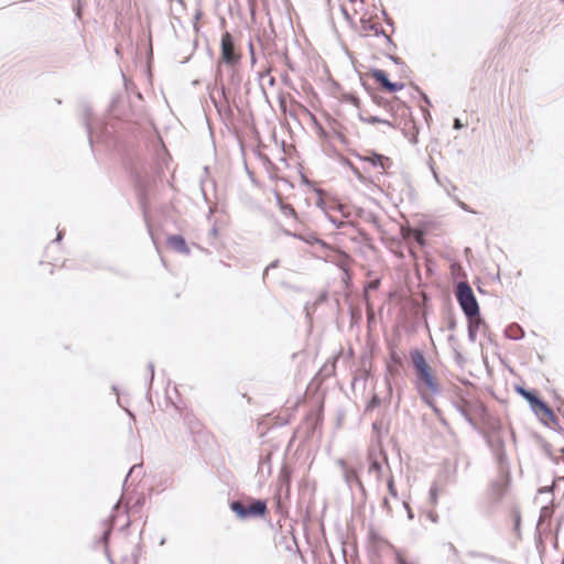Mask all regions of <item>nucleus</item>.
Listing matches in <instances>:
<instances>
[{"label": "nucleus", "mask_w": 564, "mask_h": 564, "mask_svg": "<svg viewBox=\"0 0 564 564\" xmlns=\"http://www.w3.org/2000/svg\"><path fill=\"white\" fill-rule=\"evenodd\" d=\"M93 110L88 105H84L82 122L86 129L90 148L94 145V139L104 143L108 149L116 150L119 153L128 152L129 142L123 138L120 132L121 128L117 124H122L119 120L116 122H104L98 129H94L90 118Z\"/></svg>", "instance_id": "obj_1"}, {"label": "nucleus", "mask_w": 564, "mask_h": 564, "mask_svg": "<svg viewBox=\"0 0 564 564\" xmlns=\"http://www.w3.org/2000/svg\"><path fill=\"white\" fill-rule=\"evenodd\" d=\"M229 509L242 521L253 518H264L269 512L267 500L257 498L230 500Z\"/></svg>", "instance_id": "obj_2"}, {"label": "nucleus", "mask_w": 564, "mask_h": 564, "mask_svg": "<svg viewBox=\"0 0 564 564\" xmlns=\"http://www.w3.org/2000/svg\"><path fill=\"white\" fill-rule=\"evenodd\" d=\"M454 294L466 319L481 315L474 290L467 281H459L455 286Z\"/></svg>", "instance_id": "obj_3"}, {"label": "nucleus", "mask_w": 564, "mask_h": 564, "mask_svg": "<svg viewBox=\"0 0 564 564\" xmlns=\"http://www.w3.org/2000/svg\"><path fill=\"white\" fill-rule=\"evenodd\" d=\"M516 392L521 395L530 405L532 412L539 417L540 415L551 416V406L543 400L536 390L528 389L523 386H516Z\"/></svg>", "instance_id": "obj_4"}, {"label": "nucleus", "mask_w": 564, "mask_h": 564, "mask_svg": "<svg viewBox=\"0 0 564 564\" xmlns=\"http://www.w3.org/2000/svg\"><path fill=\"white\" fill-rule=\"evenodd\" d=\"M131 175L133 177V182H134L137 191H138V198H139V203L142 208V212H143V218H144L148 231H149L152 240L154 241V236L152 232V225L149 219L148 212H147L148 180L134 167L131 169Z\"/></svg>", "instance_id": "obj_5"}, {"label": "nucleus", "mask_w": 564, "mask_h": 564, "mask_svg": "<svg viewBox=\"0 0 564 564\" xmlns=\"http://www.w3.org/2000/svg\"><path fill=\"white\" fill-rule=\"evenodd\" d=\"M499 468V478L496 480H492L489 485V499L494 503L500 502V500L506 495L510 482H511V475H510V468L509 465L507 467Z\"/></svg>", "instance_id": "obj_6"}, {"label": "nucleus", "mask_w": 564, "mask_h": 564, "mask_svg": "<svg viewBox=\"0 0 564 564\" xmlns=\"http://www.w3.org/2000/svg\"><path fill=\"white\" fill-rule=\"evenodd\" d=\"M380 457L384 460L387 468L390 470L388 454L379 443V448L376 451L375 448H369L367 453V462H368V473L376 474V478L378 481L381 480L383 475V466L380 460Z\"/></svg>", "instance_id": "obj_7"}, {"label": "nucleus", "mask_w": 564, "mask_h": 564, "mask_svg": "<svg viewBox=\"0 0 564 564\" xmlns=\"http://www.w3.org/2000/svg\"><path fill=\"white\" fill-rule=\"evenodd\" d=\"M495 457L498 467L505 468L509 465L506 453V443L503 434L482 437Z\"/></svg>", "instance_id": "obj_8"}, {"label": "nucleus", "mask_w": 564, "mask_h": 564, "mask_svg": "<svg viewBox=\"0 0 564 564\" xmlns=\"http://www.w3.org/2000/svg\"><path fill=\"white\" fill-rule=\"evenodd\" d=\"M220 59L229 66L240 61V55L235 52V39L229 32L223 33L220 39Z\"/></svg>", "instance_id": "obj_9"}, {"label": "nucleus", "mask_w": 564, "mask_h": 564, "mask_svg": "<svg viewBox=\"0 0 564 564\" xmlns=\"http://www.w3.org/2000/svg\"><path fill=\"white\" fill-rule=\"evenodd\" d=\"M351 154L361 162L369 163L372 167H380L388 170L392 165V160L376 150H369L366 154H360L357 151H351Z\"/></svg>", "instance_id": "obj_10"}, {"label": "nucleus", "mask_w": 564, "mask_h": 564, "mask_svg": "<svg viewBox=\"0 0 564 564\" xmlns=\"http://www.w3.org/2000/svg\"><path fill=\"white\" fill-rule=\"evenodd\" d=\"M182 417L194 443L198 442V438L206 435V431L202 422L192 412L183 413Z\"/></svg>", "instance_id": "obj_11"}, {"label": "nucleus", "mask_w": 564, "mask_h": 564, "mask_svg": "<svg viewBox=\"0 0 564 564\" xmlns=\"http://www.w3.org/2000/svg\"><path fill=\"white\" fill-rule=\"evenodd\" d=\"M415 377H416V384L419 388L421 386H424L433 394H438L441 392L440 387H438L437 381L432 372L431 367L416 372Z\"/></svg>", "instance_id": "obj_12"}, {"label": "nucleus", "mask_w": 564, "mask_h": 564, "mask_svg": "<svg viewBox=\"0 0 564 564\" xmlns=\"http://www.w3.org/2000/svg\"><path fill=\"white\" fill-rule=\"evenodd\" d=\"M339 465L344 468V479L347 485H350L351 482H355L360 490L361 495H366V488L364 486V482L360 479V471L362 468V465H359L358 467H351L346 468L345 460L340 459Z\"/></svg>", "instance_id": "obj_13"}, {"label": "nucleus", "mask_w": 564, "mask_h": 564, "mask_svg": "<svg viewBox=\"0 0 564 564\" xmlns=\"http://www.w3.org/2000/svg\"><path fill=\"white\" fill-rule=\"evenodd\" d=\"M167 246L173 249L174 251L189 256L191 249L185 240V238L180 234L170 235L166 238Z\"/></svg>", "instance_id": "obj_14"}, {"label": "nucleus", "mask_w": 564, "mask_h": 564, "mask_svg": "<svg viewBox=\"0 0 564 564\" xmlns=\"http://www.w3.org/2000/svg\"><path fill=\"white\" fill-rule=\"evenodd\" d=\"M482 437L491 436V435H499L505 433V429L502 426V423L499 419H489L486 424L485 429H480L477 431Z\"/></svg>", "instance_id": "obj_15"}, {"label": "nucleus", "mask_w": 564, "mask_h": 564, "mask_svg": "<svg viewBox=\"0 0 564 564\" xmlns=\"http://www.w3.org/2000/svg\"><path fill=\"white\" fill-rule=\"evenodd\" d=\"M486 326V322L481 315L467 319V336L470 343H475L480 327Z\"/></svg>", "instance_id": "obj_16"}, {"label": "nucleus", "mask_w": 564, "mask_h": 564, "mask_svg": "<svg viewBox=\"0 0 564 564\" xmlns=\"http://www.w3.org/2000/svg\"><path fill=\"white\" fill-rule=\"evenodd\" d=\"M410 357L415 373L430 367L424 356V352L419 348L412 349L410 351Z\"/></svg>", "instance_id": "obj_17"}, {"label": "nucleus", "mask_w": 564, "mask_h": 564, "mask_svg": "<svg viewBox=\"0 0 564 564\" xmlns=\"http://www.w3.org/2000/svg\"><path fill=\"white\" fill-rule=\"evenodd\" d=\"M293 238L299 239L307 245L317 243L325 250L330 249L329 245L327 242H325L324 240H322L321 238H318L314 232H308V234L297 232V234L293 235Z\"/></svg>", "instance_id": "obj_18"}, {"label": "nucleus", "mask_w": 564, "mask_h": 564, "mask_svg": "<svg viewBox=\"0 0 564 564\" xmlns=\"http://www.w3.org/2000/svg\"><path fill=\"white\" fill-rule=\"evenodd\" d=\"M271 460H272V452L271 451H268L267 453L261 454L259 457L258 474L263 476L264 470H265V475L270 476L272 473Z\"/></svg>", "instance_id": "obj_19"}, {"label": "nucleus", "mask_w": 564, "mask_h": 564, "mask_svg": "<svg viewBox=\"0 0 564 564\" xmlns=\"http://www.w3.org/2000/svg\"><path fill=\"white\" fill-rule=\"evenodd\" d=\"M545 426L564 434V429L560 425V419L551 409V416L540 415L538 417Z\"/></svg>", "instance_id": "obj_20"}, {"label": "nucleus", "mask_w": 564, "mask_h": 564, "mask_svg": "<svg viewBox=\"0 0 564 564\" xmlns=\"http://www.w3.org/2000/svg\"><path fill=\"white\" fill-rule=\"evenodd\" d=\"M370 75L375 79V82L380 86V88L382 90H386L390 82L388 73L383 69L372 67L370 69Z\"/></svg>", "instance_id": "obj_21"}, {"label": "nucleus", "mask_w": 564, "mask_h": 564, "mask_svg": "<svg viewBox=\"0 0 564 564\" xmlns=\"http://www.w3.org/2000/svg\"><path fill=\"white\" fill-rule=\"evenodd\" d=\"M455 410L465 419V421L475 430L479 431V425L476 422V420L471 416L469 410L464 404H460L458 402H454Z\"/></svg>", "instance_id": "obj_22"}, {"label": "nucleus", "mask_w": 564, "mask_h": 564, "mask_svg": "<svg viewBox=\"0 0 564 564\" xmlns=\"http://www.w3.org/2000/svg\"><path fill=\"white\" fill-rule=\"evenodd\" d=\"M524 334L523 328L517 323L508 325L505 329V336L510 340H520Z\"/></svg>", "instance_id": "obj_23"}, {"label": "nucleus", "mask_w": 564, "mask_h": 564, "mask_svg": "<svg viewBox=\"0 0 564 564\" xmlns=\"http://www.w3.org/2000/svg\"><path fill=\"white\" fill-rule=\"evenodd\" d=\"M339 163L344 166H347L354 173V175L357 177V180L360 183H364V184L367 183V181H368L367 177L360 172V170L349 159L340 155Z\"/></svg>", "instance_id": "obj_24"}, {"label": "nucleus", "mask_w": 564, "mask_h": 564, "mask_svg": "<svg viewBox=\"0 0 564 564\" xmlns=\"http://www.w3.org/2000/svg\"><path fill=\"white\" fill-rule=\"evenodd\" d=\"M362 31H373L376 36H386V31L379 24L371 22L369 19H360Z\"/></svg>", "instance_id": "obj_25"}, {"label": "nucleus", "mask_w": 564, "mask_h": 564, "mask_svg": "<svg viewBox=\"0 0 564 564\" xmlns=\"http://www.w3.org/2000/svg\"><path fill=\"white\" fill-rule=\"evenodd\" d=\"M361 85L364 86V88L368 91V94L370 95L372 101L379 106V107H384L387 108L389 106V101L388 99H386L384 97L376 94L372 88L364 80H361Z\"/></svg>", "instance_id": "obj_26"}, {"label": "nucleus", "mask_w": 564, "mask_h": 564, "mask_svg": "<svg viewBox=\"0 0 564 564\" xmlns=\"http://www.w3.org/2000/svg\"><path fill=\"white\" fill-rule=\"evenodd\" d=\"M275 198H276V204L283 215L290 216L293 218L297 217V214H296L294 207L290 204L283 203L281 195L279 193H276Z\"/></svg>", "instance_id": "obj_27"}, {"label": "nucleus", "mask_w": 564, "mask_h": 564, "mask_svg": "<svg viewBox=\"0 0 564 564\" xmlns=\"http://www.w3.org/2000/svg\"><path fill=\"white\" fill-rule=\"evenodd\" d=\"M292 468L286 463H283L279 473V481L282 485L289 486L292 480Z\"/></svg>", "instance_id": "obj_28"}, {"label": "nucleus", "mask_w": 564, "mask_h": 564, "mask_svg": "<svg viewBox=\"0 0 564 564\" xmlns=\"http://www.w3.org/2000/svg\"><path fill=\"white\" fill-rule=\"evenodd\" d=\"M467 556L473 557V558H484V560H487L492 563H505V561L501 558H498V557L487 554V553L477 552V551H468Z\"/></svg>", "instance_id": "obj_29"}, {"label": "nucleus", "mask_w": 564, "mask_h": 564, "mask_svg": "<svg viewBox=\"0 0 564 564\" xmlns=\"http://www.w3.org/2000/svg\"><path fill=\"white\" fill-rule=\"evenodd\" d=\"M380 404H381V398L377 393H373L365 406V411H364L365 414L379 408Z\"/></svg>", "instance_id": "obj_30"}, {"label": "nucleus", "mask_w": 564, "mask_h": 564, "mask_svg": "<svg viewBox=\"0 0 564 564\" xmlns=\"http://www.w3.org/2000/svg\"><path fill=\"white\" fill-rule=\"evenodd\" d=\"M122 100V96L121 95H116L111 98V101L109 104V107H108V111L109 113L113 117V118H117L119 116V111H118V105L119 102Z\"/></svg>", "instance_id": "obj_31"}, {"label": "nucleus", "mask_w": 564, "mask_h": 564, "mask_svg": "<svg viewBox=\"0 0 564 564\" xmlns=\"http://www.w3.org/2000/svg\"><path fill=\"white\" fill-rule=\"evenodd\" d=\"M512 518H513V525L512 531L520 536L521 534V513L519 510L514 509L512 511Z\"/></svg>", "instance_id": "obj_32"}, {"label": "nucleus", "mask_w": 564, "mask_h": 564, "mask_svg": "<svg viewBox=\"0 0 564 564\" xmlns=\"http://www.w3.org/2000/svg\"><path fill=\"white\" fill-rule=\"evenodd\" d=\"M412 88L420 95L421 101L423 102L422 106L424 107H431L432 102L430 97L415 84H411Z\"/></svg>", "instance_id": "obj_33"}, {"label": "nucleus", "mask_w": 564, "mask_h": 564, "mask_svg": "<svg viewBox=\"0 0 564 564\" xmlns=\"http://www.w3.org/2000/svg\"><path fill=\"white\" fill-rule=\"evenodd\" d=\"M141 470H142V464H134V465L129 469V471H128V474H127V476H126V478H124V480H123L122 488H123V489L126 488L127 482H128V479H129L132 475L137 474V476H139V475L141 474Z\"/></svg>", "instance_id": "obj_34"}, {"label": "nucleus", "mask_w": 564, "mask_h": 564, "mask_svg": "<svg viewBox=\"0 0 564 564\" xmlns=\"http://www.w3.org/2000/svg\"><path fill=\"white\" fill-rule=\"evenodd\" d=\"M404 83L402 82H389L388 84V87L386 88L384 91H388V93H398L400 90H402L404 88Z\"/></svg>", "instance_id": "obj_35"}, {"label": "nucleus", "mask_w": 564, "mask_h": 564, "mask_svg": "<svg viewBox=\"0 0 564 564\" xmlns=\"http://www.w3.org/2000/svg\"><path fill=\"white\" fill-rule=\"evenodd\" d=\"M111 532H112V528H106L104 530V532L101 533V535L99 536V543L104 544L105 545V549L108 547V544H109V541H110V535H111Z\"/></svg>", "instance_id": "obj_36"}, {"label": "nucleus", "mask_w": 564, "mask_h": 564, "mask_svg": "<svg viewBox=\"0 0 564 564\" xmlns=\"http://www.w3.org/2000/svg\"><path fill=\"white\" fill-rule=\"evenodd\" d=\"M387 487L390 496L397 499L398 490L395 488L394 478L392 475H390V477L387 479Z\"/></svg>", "instance_id": "obj_37"}, {"label": "nucleus", "mask_w": 564, "mask_h": 564, "mask_svg": "<svg viewBox=\"0 0 564 564\" xmlns=\"http://www.w3.org/2000/svg\"><path fill=\"white\" fill-rule=\"evenodd\" d=\"M429 499H430V502L432 505H436L437 503V499H438V488L436 486V484H433L431 487H430V490H429Z\"/></svg>", "instance_id": "obj_38"}, {"label": "nucleus", "mask_w": 564, "mask_h": 564, "mask_svg": "<svg viewBox=\"0 0 564 564\" xmlns=\"http://www.w3.org/2000/svg\"><path fill=\"white\" fill-rule=\"evenodd\" d=\"M358 118L360 121L369 123V124H376L381 122V118L378 116H369L365 117L361 112L358 113Z\"/></svg>", "instance_id": "obj_39"}, {"label": "nucleus", "mask_w": 564, "mask_h": 564, "mask_svg": "<svg viewBox=\"0 0 564 564\" xmlns=\"http://www.w3.org/2000/svg\"><path fill=\"white\" fill-rule=\"evenodd\" d=\"M446 325L449 330H454L457 326L455 314L449 311L446 315Z\"/></svg>", "instance_id": "obj_40"}, {"label": "nucleus", "mask_w": 564, "mask_h": 564, "mask_svg": "<svg viewBox=\"0 0 564 564\" xmlns=\"http://www.w3.org/2000/svg\"><path fill=\"white\" fill-rule=\"evenodd\" d=\"M372 427V431L376 433L377 437H378V444L381 443V435H382V431H383V425H382V422L381 421H375L371 425Z\"/></svg>", "instance_id": "obj_41"}, {"label": "nucleus", "mask_w": 564, "mask_h": 564, "mask_svg": "<svg viewBox=\"0 0 564 564\" xmlns=\"http://www.w3.org/2000/svg\"><path fill=\"white\" fill-rule=\"evenodd\" d=\"M393 553H394V557H395V563L397 564H414V563L409 562L404 557V555L402 554L401 550L393 547Z\"/></svg>", "instance_id": "obj_42"}, {"label": "nucleus", "mask_w": 564, "mask_h": 564, "mask_svg": "<svg viewBox=\"0 0 564 564\" xmlns=\"http://www.w3.org/2000/svg\"><path fill=\"white\" fill-rule=\"evenodd\" d=\"M148 370H149V379H148V395H149L150 389L152 387L153 379H154V364L152 361H150L148 364Z\"/></svg>", "instance_id": "obj_43"}, {"label": "nucleus", "mask_w": 564, "mask_h": 564, "mask_svg": "<svg viewBox=\"0 0 564 564\" xmlns=\"http://www.w3.org/2000/svg\"><path fill=\"white\" fill-rule=\"evenodd\" d=\"M344 100L354 105L355 107H359L360 106V98L355 95V94H347L345 97H344Z\"/></svg>", "instance_id": "obj_44"}, {"label": "nucleus", "mask_w": 564, "mask_h": 564, "mask_svg": "<svg viewBox=\"0 0 564 564\" xmlns=\"http://www.w3.org/2000/svg\"><path fill=\"white\" fill-rule=\"evenodd\" d=\"M389 59L394 63L397 66H400L402 69L408 68L406 64L397 55H387Z\"/></svg>", "instance_id": "obj_45"}, {"label": "nucleus", "mask_w": 564, "mask_h": 564, "mask_svg": "<svg viewBox=\"0 0 564 564\" xmlns=\"http://www.w3.org/2000/svg\"><path fill=\"white\" fill-rule=\"evenodd\" d=\"M326 217L337 229L343 228L345 226L344 220L335 218V217L330 216L328 213H326Z\"/></svg>", "instance_id": "obj_46"}, {"label": "nucleus", "mask_w": 564, "mask_h": 564, "mask_svg": "<svg viewBox=\"0 0 564 564\" xmlns=\"http://www.w3.org/2000/svg\"><path fill=\"white\" fill-rule=\"evenodd\" d=\"M381 14H382V18H383L386 24L389 25L390 28H392V30H394V22H393L392 18L388 14L386 9L381 10Z\"/></svg>", "instance_id": "obj_47"}, {"label": "nucleus", "mask_w": 564, "mask_h": 564, "mask_svg": "<svg viewBox=\"0 0 564 564\" xmlns=\"http://www.w3.org/2000/svg\"><path fill=\"white\" fill-rule=\"evenodd\" d=\"M454 358H455V361L458 366H463L465 364V358L464 356L462 355V352L454 348Z\"/></svg>", "instance_id": "obj_48"}, {"label": "nucleus", "mask_w": 564, "mask_h": 564, "mask_svg": "<svg viewBox=\"0 0 564 564\" xmlns=\"http://www.w3.org/2000/svg\"><path fill=\"white\" fill-rule=\"evenodd\" d=\"M429 108L430 107L421 106V111H422L423 118L427 124H430V121L432 120V115H431V111Z\"/></svg>", "instance_id": "obj_49"}, {"label": "nucleus", "mask_w": 564, "mask_h": 564, "mask_svg": "<svg viewBox=\"0 0 564 564\" xmlns=\"http://www.w3.org/2000/svg\"><path fill=\"white\" fill-rule=\"evenodd\" d=\"M117 403L121 409H123L127 412L130 419H135V414L122 404L121 398H117Z\"/></svg>", "instance_id": "obj_50"}, {"label": "nucleus", "mask_w": 564, "mask_h": 564, "mask_svg": "<svg viewBox=\"0 0 564 564\" xmlns=\"http://www.w3.org/2000/svg\"><path fill=\"white\" fill-rule=\"evenodd\" d=\"M280 261L278 259L273 260L263 271V280L265 279L268 271L279 267Z\"/></svg>", "instance_id": "obj_51"}, {"label": "nucleus", "mask_w": 564, "mask_h": 564, "mask_svg": "<svg viewBox=\"0 0 564 564\" xmlns=\"http://www.w3.org/2000/svg\"><path fill=\"white\" fill-rule=\"evenodd\" d=\"M402 503H403L404 509L406 510L408 519L413 520L414 519L413 510L411 509V507L409 506V503L406 501H403Z\"/></svg>", "instance_id": "obj_52"}, {"label": "nucleus", "mask_w": 564, "mask_h": 564, "mask_svg": "<svg viewBox=\"0 0 564 564\" xmlns=\"http://www.w3.org/2000/svg\"><path fill=\"white\" fill-rule=\"evenodd\" d=\"M316 205H317L322 210H324V213H325V214H326V213H328V212H327V209H326V203L324 202V199H323L321 196H318V197H317Z\"/></svg>", "instance_id": "obj_53"}, {"label": "nucleus", "mask_w": 564, "mask_h": 564, "mask_svg": "<svg viewBox=\"0 0 564 564\" xmlns=\"http://www.w3.org/2000/svg\"><path fill=\"white\" fill-rule=\"evenodd\" d=\"M457 200V204L458 206L465 210V212H468V213H474V210L467 205L465 204L464 202L459 200V199H456Z\"/></svg>", "instance_id": "obj_54"}, {"label": "nucleus", "mask_w": 564, "mask_h": 564, "mask_svg": "<svg viewBox=\"0 0 564 564\" xmlns=\"http://www.w3.org/2000/svg\"><path fill=\"white\" fill-rule=\"evenodd\" d=\"M464 127L459 118H455L453 121V128L455 130H460Z\"/></svg>", "instance_id": "obj_55"}, {"label": "nucleus", "mask_w": 564, "mask_h": 564, "mask_svg": "<svg viewBox=\"0 0 564 564\" xmlns=\"http://www.w3.org/2000/svg\"><path fill=\"white\" fill-rule=\"evenodd\" d=\"M381 507H382L383 509H386L389 513L391 512L390 502H389V500H388V498H387V497H384V498L382 499Z\"/></svg>", "instance_id": "obj_56"}, {"label": "nucleus", "mask_w": 564, "mask_h": 564, "mask_svg": "<svg viewBox=\"0 0 564 564\" xmlns=\"http://www.w3.org/2000/svg\"><path fill=\"white\" fill-rule=\"evenodd\" d=\"M63 238H64V231L57 229L56 238L52 242L59 243L63 240Z\"/></svg>", "instance_id": "obj_57"}, {"label": "nucleus", "mask_w": 564, "mask_h": 564, "mask_svg": "<svg viewBox=\"0 0 564 564\" xmlns=\"http://www.w3.org/2000/svg\"><path fill=\"white\" fill-rule=\"evenodd\" d=\"M143 505H144V498L143 497L142 498H138V500L134 502L132 508L133 509H140V508L143 507Z\"/></svg>", "instance_id": "obj_58"}, {"label": "nucleus", "mask_w": 564, "mask_h": 564, "mask_svg": "<svg viewBox=\"0 0 564 564\" xmlns=\"http://www.w3.org/2000/svg\"><path fill=\"white\" fill-rule=\"evenodd\" d=\"M386 39V42H387V45H391V48L395 50L397 48V44L393 42V40L386 33V36H383Z\"/></svg>", "instance_id": "obj_59"}, {"label": "nucleus", "mask_w": 564, "mask_h": 564, "mask_svg": "<svg viewBox=\"0 0 564 564\" xmlns=\"http://www.w3.org/2000/svg\"><path fill=\"white\" fill-rule=\"evenodd\" d=\"M212 101H213V104H214L215 108L217 109V111H218L219 113H221V109H223V105H221V102H220V101H217V100H216L215 98H213V97H212Z\"/></svg>", "instance_id": "obj_60"}, {"label": "nucleus", "mask_w": 564, "mask_h": 564, "mask_svg": "<svg viewBox=\"0 0 564 564\" xmlns=\"http://www.w3.org/2000/svg\"><path fill=\"white\" fill-rule=\"evenodd\" d=\"M218 235V229H217V226L214 225L210 230H209V236L213 237V238H216Z\"/></svg>", "instance_id": "obj_61"}, {"label": "nucleus", "mask_w": 564, "mask_h": 564, "mask_svg": "<svg viewBox=\"0 0 564 564\" xmlns=\"http://www.w3.org/2000/svg\"><path fill=\"white\" fill-rule=\"evenodd\" d=\"M340 11H341L343 15L345 17V19H347V20L351 19L349 13H348V10H347V8L345 6H340Z\"/></svg>", "instance_id": "obj_62"}, {"label": "nucleus", "mask_w": 564, "mask_h": 564, "mask_svg": "<svg viewBox=\"0 0 564 564\" xmlns=\"http://www.w3.org/2000/svg\"><path fill=\"white\" fill-rule=\"evenodd\" d=\"M249 50H250V55H251V63L254 64L256 63V56H254V52H253V45L251 42H249Z\"/></svg>", "instance_id": "obj_63"}, {"label": "nucleus", "mask_w": 564, "mask_h": 564, "mask_svg": "<svg viewBox=\"0 0 564 564\" xmlns=\"http://www.w3.org/2000/svg\"><path fill=\"white\" fill-rule=\"evenodd\" d=\"M336 137L341 143H347V138L343 133L336 132Z\"/></svg>", "instance_id": "obj_64"}]
</instances>
